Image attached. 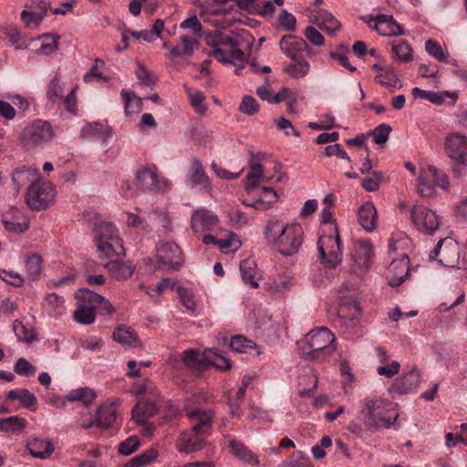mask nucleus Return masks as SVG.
I'll list each match as a JSON object with an SVG mask.
<instances>
[{"instance_id":"obj_1","label":"nucleus","mask_w":467,"mask_h":467,"mask_svg":"<svg viewBox=\"0 0 467 467\" xmlns=\"http://www.w3.org/2000/svg\"><path fill=\"white\" fill-rule=\"evenodd\" d=\"M390 402L380 397H367L359 401L358 420L349 421L347 430L358 438L365 439L384 429H389L399 415H389Z\"/></svg>"},{"instance_id":"obj_2","label":"nucleus","mask_w":467,"mask_h":467,"mask_svg":"<svg viewBox=\"0 0 467 467\" xmlns=\"http://www.w3.org/2000/svg\"><path fill=\"white\" fill-rule=\"evenodd\" d=\"M267 246L285 256L296 254L304 241V231L299 223H285L281 220L270 219L263 231Z\"/></svg>"},{"instance_id":"obj_3","label":"nucleus","mask_w":467,"mask_h":467,"mask_svg":"<svg viewBox=\"0 0 467 467\" xmlns=\"http://www.w3.org/2000/svg\"><path fill=\"white\" fill-rule=\"evenodd\" d=\"M336 337L327 327L311 330L297 346L306 359L314 360L324 358L334 352L333 343Z\"/></svg>"},{"instance_id":"obj_4","label":"nucleus","mask_w":467,"mask_h":467,"mask_svg":"<svg viewBox=\"0 0 467 467\" xmlns=\"http://www.w3.org/2000/svg\"><path fill=\"white\" fill-rule=\"evenodd\" d=\"M95 239L100 259L120 258L125 255L122 240L116 227L108 222H100L94 228Z\"/></svg>"},{"instance_id":"obj_5","label":"nucleus","mask_w":467,"mask_h":467,"mask_svg":"<svg viewBox=\"0 0 467 467\" xmlns=\"http://www.w3.org/2000/svg\"><path fill=\"white\" fill-rule=\"evenodd\" d=\"M206 44L213 48L210 56L223 64L243 61L244 54L239 43L230 35L220 30H213L205 36Z\"/></svg>"},{"instance_id":"obj_6","label":"nucleus","mask_w":467,"mask_h":467,"mask_svg":"<svg viewBox=\"0 0 467 467\" xmlns=\"http://www.w3.org/2000/svg\"><path fill=\"white\" fill-rule=\"evenodd\" d=\"M213 423L210 416L205 415L201 422H195L192 427L181 433L176 441V449L182 453H191L202 450L207 438L211 435Z\"/></svg>"},{"instance_id":"obj_7","label":"nucleus","mask_w":467,"mask_h":467,"mask_svg":"<svg viewBox=\"0 0 467 467\" xmlns=\"http://www.w3.org/2000/svg\"><path fill=\"white\" fill-rule=\"evenodd\" d=\"M410 240L406 236L389 241V254L390 256V270L395 271L397 265H400V276L389 280L390 286H398L402 284L409 275V245Z\"/></svg>"},{"instance_id":"obj_8","label":"nucleus","mask_w":467,"mask_h":467,"mask_svg":"<svg viewBox=\"0 0 467 467\" xmlns=\"http://www.w3.org/2000/svg\"><path fill=\"white\" fill-rule=\"evenodd\" d=\"M56 196L55 186L42 178L32 182L26 195V202L32 210L47 208Z\"/></svg>"},{"instance_id":"obj_9","label":"nucleus","mask_w":467,"mask_h":467,"mask_svg":"<svg viewBox=\"0 0 467 467\" xmlns=\"http://www.w3.org/2000/svg\"><path fill=\"white\" fill-rule=\"evenodd\" d=\"M320 263L327 268H336L342 260L341 240L337 230L330 235H321L317 242Z\"/></svg>"},{"instance_id":"obj_10","label":"nucleus","mask_w":467,"mask_h":467,"mask_svg":"<svg viewBox=\"0 0 467 467\" xmlns=\"http://www.w3.org/2000/svg\"><path fill=\"white\" fill-rule=\"evenodd\" d=\"M54 136L55 133L49 122L36 119L22 130L19 139L24 147L33 149L48 143Z\"/></svg>"},{"instance_id":"obj_11","label":"nucleus","mask_w":467,"mask_h":467,"mask_svg":"<svg viewBox=\"0 0 467 467\" xmlns=\"http://www.w3.org/2000/svg\"><path fill=\"white\" fill-rule=\"evenodd\" d=\"M435 186L449 190L448 176L436 167L430 165L422 168L417 179V190L420 195L430 197L435 192Z\"/></svg>"},{"instance_id":"obj_12","label":"nucleus","mask_w":467,"mask_h":467,"mask_svg":"<svg viewBox=\"0 0 467 467\" xmlns=\"http://www.w3.org/2000/svg\"><path fill=\"white\" fill-rule=\"evenodd\" d=\"M135 184L143 191L159 192L169 188L170 183L166 178L159 175L155 165H148L137 171Z\"/></svg>"},{"instance_id":"obj_13","label":"nucleus","mask_w":467,"mask_h":467,"mask_svg":"<svg viewBox=\"0 0 467 467\" xmlns=\"http://www.w3.org/2000/svg\"><path fill=\"white\" fill-rule=\"evenodd\" d=\"M459 257V244L451 237L441 239L429 255L431 261L438 260L441 265L448 267L454 266Z\"/></svg>"},{"instance_id":"obj_14","label":"nucleus","mask_w":467,"mask_h":467,"mask_svg":"<svg viewBox=\"0 0 467 467\" xmlns=\"http://www.w3.org/2000/svg\"><path fill=\"white\" fill-rule=\"evenodd\" d=\"M279 47L284 55L292 60H298L315 55L306 40L296 35H285L279 41Z\"/></svg>"},{"instance_id":"obj_15","label":"nucleus","mask_w":467,"mask_h":467,"mask_svg":"<svg viewBox=\"0 0 467 467\" xmlns=\"http://www.w3.org/2000/svg\"><path fill=\"white\" fill-rule=\"evenodd\" d=\"M410 217L417 230L426 234H433L441 224L436 213L423 205H415L411 209Z\"/></svg>"},{"instance_id":"obj_16","label":"nucleus","mask_w":467,"mask_h":467,"mask_svg":"<svg viewBox=\"0 0 467 467\" xmlns=\"http://www.w3.org/2000/svg\"><path fill=\"white\" fill-rule=\"evenodd\" d=\"M361 19L372 29L381 36H398L404 35L401 26L394 20L392 16L378 15L362 16Z\"/></svg>"},{"instance_id":"obj_17","label":"nucleus","mask_w":467,"mask_h":467,"mask_svg":"<svg viewBox=\"0 0 467 467\" xmlns=\"http://www.w3.org/2000/svg\"><path fill=\"white\" fill-rule=\"evenodd\" d=\"M444 150L449 158L467 166V136L459 132L449 133L445 138Z\"/></svg>"},{"instance_id":"obj_18","label":"nucleus","mask_w":467,"mask_h":467,"mask_svg":"<svg viewBox=\"0 0 467 467\" xmlns=\"http://www.w3.org/2000/svg\"><path fill=\"white\" fill-rule=\"evenodd\" d=\"M158 262L170 269L178 270L183 263L182 251L174 242L159 244L157 247Z\"/></svg>"},{"instance_id":"obj_19","label":"nucleus","mask_w":467,"mask_h":467,"mask_svg":"<svg viewBox=\"0 0 467 467\" xmlns=\"http://www.w3.org/2000/svg\"><path fill=\"white\" fill-rule=\"evenodd\" d=\"M207 396L204 393H195L184 401V411L188 418L196 422H201L205 415L210 416V423L213 422L214 414L211 410H205L203 405L207 402Z\"/></svg>"},{"instance_id":"obj_20","label":"nucleus","mask_w":467,"mask_h":467,"mask_svg":"<svg viewBox=\"0 0 467 467\" xmlns=\"http://www.w3.org/2000/svg\"><path fill=\"white\" fill-rule=\"evenodd\" d=\"M420 382V372L417 368H412L407 373L395 379L389 389L392 395H405L418 389Z\"/></svg>"},{"instance_id":"obj_21","label":"nucleus","mask_w":467,"mask_h":467,"mask_svg":"<svg viewBox=\"0 0 467 467\" xmlns=\"http://www.w3.org/2000/svg\"><path fill=\"white\" fill-rule=\"evenodd\" d=\"M1 222L5 229L12 234H23L29 227V219L19 209L12 208L2 215Z\"/></svg>"},{"instance_id":"obj_22","label":"nucleus","mask_w":467,"mask_h":467,"mask_svg":"<svg viewBox=\"0 0 467 467\" xmlns=\"http://www.w3.org/2000/svg\"><path fill=\"white\" fill-rule=\"evenodd\" d=\"M218 223V216L205 208L194 210L191 217V227L195 234L213 231Z\"/></svg>"},{"instance_id":"obj_23","label":"nucleus","mask_w":467,"mask_h":467,"mask_svg":"<svg viewBox=\"0 0 467 467\" xmlns=\"http://www.w3.org/2000/svg\"><path fill=\"white\" fill-rule=\"evenodd\" d=\"M188 183L192 188H198L209 192L212 190L211 181L204 167L198 159L192 161L187 175Z\"/></svg>"},{"instance_id":"obj_24","label":"nucleus","mask_w":467,"mask_h":467,"mask_svg":"<svg viewBox=\"0 0 467 467\" xmlns=\"http://www.w3.org/2000/svg\"><path fill=\"white\" fill-rule=\"evenodd\" d=\"M40 178L39 170L34 166L21 165L15 169L12 173V184L16 192L29 182Z\"/></svg>"},{"instance_id":"obj_25","label":"nucleus","mask_w":467,"mask_h":467,"mask_svg":"<svg viewBox=\"0 0 467 467\" xmlns=\"http://www.w3.org/2000/svg\"><path fill=\"white\" fill-rule=\"evenodd\" d=\"M26 450L34 458L46 460L55 451V446L49 440L34 438L27 441Z\"/></svg>"},{"instance_id":"obj_26","label":"nucleus","mask_w":467,"mask_h":467,"mask_svg":"<svg viewBox=\"0 0 467 467\" xmlns=\"http://www.w3.org/2000/svg\"><path fill=\"white\" fill-rule=\"evenodd\" d=\"M358 221L367 232H372L378 222V213L374 204L370 202L363 203L358 212Z\"/></svg>"},{"instance_id":"obj_27","label":"nucleus","mask_w":467,"mask_h":467,"mask_svg":"<svg viewBox=\"0 0 467 467\" xmlns=\"http://www.w3.org/2000/svg\"><path fill=\"white\" fill-rule=\"evenodd\" d=\"M102 265L109 270L110 275L118 280L129 279L135 269L131 263L122 262L119 258L103 262Z\"/></svg>"},{"instance_id":"obj_28","label":"nucleus","mask_w":467,"mask_h":467,"mask_svg":"<svg viewBox=\"0 0 467 467\" xmlns=\"http://www.w3.org/2000/svg\"><path fill=\"white\" fill-rule=\"evenodd\" d=\"M112 337L116 342L123 346L133 348L140 346L137 332L131 327L123 325H120L114 329Z\"/></svg>"},{"instance_id":"obj_29","label":"nucleus","mask_w":467,"mask_h":467,"mask_svg":"<svg viewBox=\"0 0 467 467\" xmlns=\"http://www.w3.org/2000/svg\"><path fill=\"white\" fill-rule=\"evenodd\" d=\"M182 361L189 368L204 370L206 369V350L200 352L192 348L186 349L182 355Z\"/></svg>"},{"instance_id":"obj_30","label":"nucleus","mask_w":467,"mask_h":467,"mask_svg":"<svg viewBox=\"0 0 467 467\" xmlns=\"http://www.w3.org/2000/svg\"><path fill=\"white\" fill-rule=\"evenodd\" d=\"M157 406L153 401H139L132 409V419L139 424H145L147 420L157 413Z\"/></svg>"},{"instance_id":"obj_31","label":"nucleus","mask_w":467,"mask_h":467,"mask_svg":"<svg viewBox=\"0 0 467 467\" xmlns=\"http://www.w3.org/2000/svg\"><path fill=\"white\" fill-rule=\"evenodd\" d=\"M373 255V247L370 243L360 241L358 243L353 259L359 267L368 268Z\"/></svg>"},{"instance_id":"obj_32","label":"nucleus","mask_w":467,"mask_h":467,"mask_svg":"<svg viewBox=\"0 0 467 467\" xmlns=\"http://www.w3.org/2000/svg\"><path fill=\"white\" fill-rule=\"evenodd\" d=\"M254 156H253V160L250 163V170L246 175V182H245V190L248 193H253V191L255 190L259 182L264 181V168L261 163L254 161Z\"/></svg>"},{"instance_id":"obj_33","label":"nucleus","mask_w":467,"mask_h":467,"mask_svg":"<svg viewBox=\"0 0 467 467\" xmlns=\"http://www.w3.org/2000/svg\"><path fill=\"white\" fill-rule=\"evenodd\" d=\"M229 447L231 449L232 454L239 460L252 465H257L259 463L257 457L242 442L232 439L229 441Z\"/></svg>"},{"instance_id":"obj_34","label":"nucleus","mask_w":467,"mask_h":467,"mask_svg":"<svg viewBox=\"0 0 467 467\" xmlns=\"http://www.w3.org/2000/svg\"><path fill=\"white\" fill-rule=\"evenodd\" d=\"M116 420V411L113 405L104 404L100 406L96 414V426L107 430Z\"/></svg>"},{"instance_id":"obj_35","label":"nucleus","mask_w":467,"mask_h":467,"mask_svg":"<svg viewBox=\"0 0 467 467\" xmlns=\"http://www.w3.org/2000/svg\"><path fill=\"white\" fill-rule=\"evenodd\" d=\"M374 80L386 87L390 92H394L402 87V84L392 67H387L382 73L378 74Z\"/></svg>"},{"instance_id":"obj_36","label":"nucleus","mask_w":467,"mask_h":467,"mask_svg":"<svg viewBox=\"0 0 467 467\" xmlns=\"http://www.w3.org/2000/svg\"><path fill=\"white\" fill-rule=\"evenodd\" d=\"M317 19L318 20V26L320 29L326 31L329 35H332L340 27L338 20L326 10L319 9L317 11Z\"/></svg>"},{"instance_id":"obj_37","label":"nucleus","mask_w":467,"mask_h":467,"mask_svg":"<svg viewBox=\"0 0 467 467\" xmlns=\"http://www.w3.org/2000/svg\"><path fill=\"white\" fill-rule=\"evenodd\" d=\"M391 52L393 57L401 62L409 63L413 60V49L405 40L393 41Z\"/></svg>"},{"instance_id":"obj_38","label":"nucleus","mask_w":467,"mask_h":467,"mask_svg":"<svg viewBox=\"0 0 467 467\" xmlns=\"http://www.w3.org/2000/svg\"><path fill=\"white\" fill-rule=\"evenodd\" d=\"M97 394L93 389L88 387H82L76 389H72L66 396L69 401H80L84 405H90L96 399Z\"/></svg>"},{"instance_id":"obj_39","label":"nucleus","mask_w":467,"mask_h":467,"mask_svg":"<svg viewBox=\"0 0 467 467\" xmlns=\"http://www.w3.org/2000/svg\"><path fill=\"white\" fill-rule=\"evenodd\" d=\"M209 366H214L221 370H227L231 368V361L228 358L223 356L219 349L209 348L206 349V368Z\"/></svg>"},{"instance_id":"obj_40","label":"nucleus","mask_w":467,"mask_h":467,"mask_svg":"<svg viewBox=\"0 0 467 467\" xmlns=\"http://www.w3.org/2000/svg\"><path fill=\"white\" fill-rule=\"evenodd\" d=\"M26 420L18 416H10L0 420V431L12 434H19L26 428Z\"/></svg>"},{"instance_id":"obj_41","label":"nucleus","mask_w":467,"mask_h":467,"mask_svg":"<svg viewBox=\"0 0 467 467\" xmlns=\"http://www.w3.org/2000/svg\"><path fill=\"white\" fill-rule=\"evenodd\" d=\"M120 95L124 101L126 115L138 113L142 109V99L133 91L122 89Z\"/></svg>"},{"instance_id":"obj_42","label":"nucleus","mask_w":467,"mask_h":467,"mask_svg":"<svg viewBox=\"0 0 467 467\" xmlns=\"http://www.w3.org/2000/svg\"><path fill=\"white\" fill-rule=\"evenodd\" d=\"M45 307L51 316H61L65 312V300L57 293L47 294L45 297Z\"/></svg>"},{"instance_id":"obj_43","label":"nucleus","mask_w":467,"mask_h":467,"mask_svg":"<svg viewBox=\"0 0 467 467\" xmlns=\"http://www.w3.org/2000/svg\"><path fill=\"white\" fill-rule=\"evenodd\" d=\"M197 41L191 36H181V44L172 47L170 49L171 57H188L193 52L194 46L197 45Z\"/></svg>"},{"instance_id":"obj_44","label":"nucleus","mask_w":467,"mask_h":467,"mask_svg":"<svg viewBox=\"0 0 467 467\" xmlns=\"http://www.w3.org/2000/svg\"><path fill=\"white\" fill-rule=\"evenodd\" d=\"M240 272L243 281L253 288L258 287L255 280L256 265L253 260L245 259L240 264Z\"/></svg>"},{"instance_id":"obj_45","label":"nucleus","mask_w":467,"mask_h":467,"mask_svg":"<svg viewBox=\"0 0 467 467\" xmlns=\"http://www.w3.org/2000/svg\"><path fill=\"white\" fill-rule=\"evenodd\" d=\"M310 71V65L306 57L298 60H293L284 68V72L294 78H300L306 77Z\"/></svg>"},{"instance_id":"obj_46","label":"nucleus","mask_w":467,"mask_h":467,"mask_svg":"<svg viewBox=\"0 0 467 467\" xmlns=\"http://www.w3.org/2000/svg\"><path fill=\"white\" fill-rule=\"evenodd\" d=\"M77 299V306H85L93 311H97L98 300H100L99 294L88 289L79 290Z\"/></svg>"},{"instance_id":"obj_47","label":"nucleus","mask_w":467,"mask_h":467,"mask_svg":"<svg viewBox=\"0 0 467 467\" xmlns=\"http://www.w3.org/2000/svg\"><path fill=\"white\" fill-rule=\"evenodd\" d=\"M39 39H43L38 53L42 55H50L58 48V40L60 36L57 34L46 33L39 36Z\"/></svg>"},{"instance_id":"obj_48","label":"nucleus","mask_w":467,"mask_h":467,"mask_svg":"<svg viewBox=\"0 0 467 467\" xmlns=\"http://www.w3.org/2000/svg\"><path fill=\"white\" fill-rule=\"evenodd\" d=\"M158 456L157 450L153 448H150L146 450L144 452L135 456L131 460H130L124 467H143L152 462Z\"/></svg>"},{"instance_id":"obj_49","label":"nucleus","mask_w":467,"mask_h":467,"mask_svg":"<svg viewBox=\"0 0 467 467\" xmlns=\"http://www.w3.org/2000/svg\"><path fill=\"white\" fill-rule=\"evenodd\" d=\"M256 200V204L261 210H268L277 202L278 195L272 188L263 187Z\"/></svg>"},{"instance_id":"obj_50","label":"nucleus","mask_w":467,"mask_h":467,"mask_svg":"<svg viewBox=\"0 0 467 467\" xmlns=\"http://www.w3.org/2000/svg\"><path fill=\"white\" fill-rule=\"evenodd\" d=\"M63 87L60 84V80L57 77H54L47 88V98L52 103H59L63 99Z\"/></svg>"},{"instance_id":"obj_51","label":"nucleus","mask_w":467,"mask_h":467,"mask_svg":"<svg viewBox=\"0 0 467 467\" xmlns=\"http://www.w3.org/2000/svg\"><path fill=\"white\" fill-rule=\"evenodd\" d=\"M425 50L426 52L435 58L437 61H447V57L449 53L442 48L440 43L436 40L429 39L425 42Z\"/></svg>"},{"instance_id":"obj_52","label":"nucleus","mask_w":467,"mask_h":467,"mask_svg":"<svg viewBox=\"0 0 467 467\" xmlns=\"http://www.w3.org/2000/svg\"><path fill=\"white\" fill-rule=\"evenodd\" d=\"M74 319L83 325H90L95 322L96 311L88 308L85 306H77L73 313Z\"/></svg>"},{"instance_id":"obj_53","label":"nucleus","mask_w":467,"mask_h":467,"mask_svg":"<svg viewBox=\"0 0 467 467\" xmlns=\"http://www.w3.org/2000/svg\"><path fill=\"white\" fill-rule=\"evenodd\" d=\"M81 131L87 139L101 138L108 133V128L101 123L94 122L85 125Z\"/></svg>"},{"instance_id":"obj_54","label":"nucleus","mask_w":467,"mask_h":467,"mask_svg":"<svg viewBox=\"0 0 467 467\" xmlns=\"http://www.w3.org/2000/svg\"><path fill=\"white\" fill-rule=\"evenodd\" d=\"M390 131L391 128L389 125L380 124L372 131L367 133V135H372L374 142L382 145L388 140Z\"/></svg>"},{"instance_id":"obj_55","label":"nucleus","mask_w":467,"mask_h":467,"mask_svg":"<svg viewBox=\"0 0 467 467\" xmlns=\"http://www.w3.org/2000/svg\"><path fill=\"white\" fill-rule=\"evenodd\" d=\"M14 371L20 376L30 377L35 375L36 369L27 359L19 358L14 366Z\"/></svg>"},{"instance_id":"obj_56","label":"nucleus","mask_w":467,"mask_h":467,"mask_svg":"<svg viewBox=\"0 0 467 467\" xmlns=\"http://www.w3.org/2000/svg\"><path fill=\"white\" fill-rule=\"evenodd\" d=\"M239 110L244 114L253 116L259 111V105L254 97L246 95L243 97Z\"/></svg>"},{"instance_id":"obj_57","label":"nucleus","mask_w":467,"mask_h":467,"mask_svg":"<svg viewBox=\"0 0 467 467\" xmlns=\"http://www.w3.org/2000/svg\"><path fill=\"white\" fill-rule=\"evenodd\" d=\"M178 294L181 299L182 304L192 313H194L196 310V302L194 300V296L188 288L179 286Z\"/></svg>"},{"instance_id":"obj_58","label":"nucleus","mask_w":467,"mask_h":467,"mask_svg":"<svg viewBox=\"0 0 467 467\" xmlns=\"http://www.w3.org/2000/svg\"><path fill=\"white\" fill-rule=\"evenodd\" d=\"M383 176L379 171H373L371 176L363 178L361 181L362 187L368 192H375L379 188Z\"/></svg>"},{"instance_id":"obj_59","label":"nucleus","mask_w":467,"mask_h":467,"mask_svg":"<svg viewBox=\"0 0 467 467\" xmlns=\"http://www.w3.org/2000/svg\"><path fill=\"white\" fill-rule=\"evenodd\" d=\"M41 265H42V258L38 254H31L26 257V269L27 273L35 278L36 275H38L40 270H41Z\"/></svg>"},{"instance_id":"obj_60","label":"nucleus","mask_w":467,"mask_h":467,"mask_svg":"<svg viewBox=\"0 0 467 467\" xmlns=\"http://www.w3.org/2000/svg\"><path fill=\"white\" fill-rule=\"evenodd\" d=\"M140 447V440L137 436H130L119 445V452L122 455H130Z\"/></svg>"},{"instance_id":"obj_61","label":"nucleus","mask_w":467,"mask_h":467,"mask_svg":"<svg viewBox=\"0 0 467 467\" xmlns=\"http://www.w3.org/2000/svg\"><path fill=\"white\" fill-rule=\"evenodd\" d=\"M279 25L286 31L292 32L295 31L296 26V16L288 13L286 10H282L278 16Z\"/></svg>"},{"instance_id":"obj_62","label":"nucleus","mask_w":467,"mask_h":467,"mask_svg":"<svg viewBox=\"0 0 467 467\" xmlns=\"http://www.w3.org/2000/svg\"><path fill=\"white\" fill-rule=\"evenodd\" d=\"M286 467H312V464L306 455L300 451H296L291 455Z\"/></svg>"},{"instance_id":"obj_63","label":"nucleus","mask_w":467,"mask_h":467,"mask_svg":"<svg viewBox=\"0 0 467 467\" xmlns=\"http://www.w3.org/2000/svg\"><path fill=\"white\" fill-rule=\"evenodd\" d=\"M13 328L19 341L32 342L36 338L33 333L17 320L14 322Z\"/></svg>"},{"instance_id":"obj_64","label":"nucleus","mask_w":467,"mask_h":467,"mask_svg":"<svg viewBox=\"0 0 467 467\" xmlns=\"http://www.w3.org/2000/svg\"><path fill=\"white\" fill-rule=\"evenodd\" d=\"M305 37L314 46H323L325 38L322 34L314 26H308L304 31Z\"/></svg>"}]
</instances>
